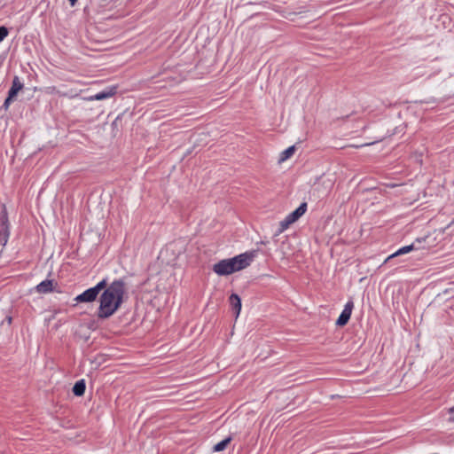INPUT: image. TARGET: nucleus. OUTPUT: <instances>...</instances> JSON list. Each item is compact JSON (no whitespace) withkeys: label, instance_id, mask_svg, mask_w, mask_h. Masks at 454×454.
<instances>
[{"label":"nucleus","instance_id":"18","mask_svg":"<svg viewBox=\"0 0 454 454\" xmlns=\"http://www.w3.org/2000/svg\"><path fill=\"white\" fill-rule=\"evenodd\" d=\"M9 31L5 27H0V43L4 41L5 37H7Z\"/></svg>","mask_w":454,"mask_h":454},{"label":"nucleus","instance_id":"14","mask_svg":"<svg viewBox=\"0 0 454 454\" xmlns=\"http://www.w3.org/2000/svg\"><path fill=\"white\" fill-rule=\"evenodd\" d=\"M294 223V221H293V219L287 215L286 217L280 222L278 233L286 231Z\"/></svg>","mask_w":454,"mask_h":454},{"label":"nucleus","instance_id":"13","mask_svg":"<svg viewBox=\"0 0 454 454\" xmlns=\"http://www.w3.org/2000/svg\"><path fill=\"white\" fill-rule=\"evenodd\" d=\"M294 152H295V146L294 145L289 146L288 148L284 150L280 153L279 162H283V161L288 160L289 158H291L294 155Z\"/></svg>","mask_w":454,"mask_h":454},{"label":"nucleus","instance_id":"2","mask_svg":"<svg viewBox=\"0 0 454 454\" xmlns=\"http://www.w3.org/2000/svg\"><path fill=\"white\" fill-rule=\"evenodd\" d=\"M254 258V252H246L214 264L213 270L219 276L231 275L248 267Z\"/></svg>","mask_w":454,"mask_h":454},{"label":"nucleus","instance_id":"7","mask_svg":"<svg viewBox=\"0 0 454 454\" xmlns=\"http://www.w3.org/2000/svg\"><path fill=\"white\" fill-rule=\"evenodd\" d=\"M23 89V83L20 81L18 76H14L12 83V87L8 91L10 98H15L20 90Z\"/></svg>","mask_w":454,"mask_h":454},{"label":"nucleus","instance_id":"1","mask_svg":"<svg viewBox=\"0 0 454 454\" xmlns=\"http://www.w3.org/2000/svg\"><path fill=\"white\" fill-rule=\"evenodd\" d=\"M126 294V283L123 279H115L103 291L99 297L98 317L108 318L121 306Z\"/></svg>","mask_w":454,"mask_h":454},{"label":"nucleus","instance_id":"16","mask_svg":"<svg viewBox=\"0 0 454 454\" xmlns=\"http://www.w3.org/2000/svg\"><path fill=\"white\" fill-rule=\"evenodd\" d=\"M107 281L106 278L102 279L98 282L93 288L96 289L97 293L99 294L102 290H105L107 287Z\"/></svg>","mask_w":454,"mask_h":454},{"label":"nucleus","instance_id":"10","mask_svg":"<svg viewBox=\"0 0 454 454\" xmlns=\"http://www.w3.org/2000/svg\"><path fill=\"white\" fill-rule=\"evenodd\" d=\"M230 303L233 309L236 311V316L238 317L241 310V300L238 294H232L230 296Z\"/></svg>","mask_w":454,"mask_h":454},{"label":"nucleus","instance_id":"11","mask_svg":"<svg viewBox=\"0 0 454 454\" xmlns=\"http://www.w3.org/2000/svg\"><path fill=\"white\" fill-rule=\"evenodd\" d=\"M85 382L83 380H78L75 382L74 386L73 387V393L76 396H82L85 392Z\"/></svg>","mask_w":454,"mask_h":454},{"label":"nucleus","instance_id":"20","mask_svg":"<svg viewBox=\"0 0 454 454\" xmlns=\"http://www.w3.org/2000/svg\"><path fill=\"white\" fill-rule=\"evenodd\" d=\"M14 98H10V95H8L7 98L4 100V107L5 109H7L11 104V102L12 101Z\"/></svg>","mask_w":454,"mask_h":454},{"label":"nucleus","instance_id":"8","mask_svg":"<svg viewBox=\"0 0 454 454\" xmlns=\"http://www.w3.org/2000/svg\"><path fill=\"white\" fill-rule=\"evenodd\" d=\"M307 210V203H301L294 211L290 213L288 215L293 221L296 222L301 216H302Z\"/></svg>","mask_w":454,"mask_h":454},{"label":"nucleus","instance_id":"23","mask_svg":"<svg viewBox=\"0 0 454 454\" xmlns=\"http://www.w3.org/2000/svg\"><path fill=\"white\" fill-rule=\"evenodd\" d=\"M7 321H9V323H11L12 322V317L7 318Z\"/></svg>","mask_w":454,"mask_h":454},{"label":"nucleus","instance_id":"15","mask_svg":"<svg viewBox=\"0 0 454 454\" xmlns=\"http://www.w3.org/2000/svg\"><path fill=\"white\" fill-rule=\"evenodd\" d=\"M231 437H227V438L222 440L221 442H219L218 443H216L214 446V450L215 451L223 450L227 447V445L231 442Z\"/></svg>","mask_w":454,"mask_h":454},{"label":"nucleus","instance_id":"3","mask_svg":"<svg viewBox=\"0 0 454 454\" xmlns=\"http://www.w3.org/2000/svg\"><path fill=\"white\" fill-rule=\"evenodd\" d=\"M427 238V237L418 238L411 245L404 246V247L399 248L394 254H392L389 256H387V259L385 260V262L390 261L391 259H393V258H395L396 256L408 254V253H410V252H411L413 250L423 248L422 247H420V244L422 242L426 241Z\"/></svg>","mask_w":454,"mask_h":454},{"label":"nucleus","instance_id":"9","mask_svg":"<svg viewBox=\"0 0 454 454\" xmlns=\"http://www.w3.org/2000/svg\"><path fill=\"white\" fill-rule=\"evenodd\" d=\"M53 284L51 280H43L36 286V291L40 294H46L52 290Z\"/></svg>","mask_w":454,"mask_h":454},{"label":"nucleus","instance_id":"5","mask_svg":"<svg viewBox=\"0 0 454 454\" xmlns=\"http://www.w3.org/2000/svg\"><path fill=\"white\" fill-rule=\"evenodd\" d=\"M115 93H116V88L111 87V88L102 90L95 95L83 98V100H85V101L104 100V99L113 97L114 95H115Z\"/></svg>","mask_w":454,"mask_h":454},{"label":"nucleus","instance_id":"6","mask_svg":"<svg viewBox=\"0 0 454 454\" xmlns=\"http://www.w3.org/2000/svg\"><path fill=\"white\" fill-rule=\"evenodd\" d=\"M98 295L96 289L90 287L76 296L75 301L77 302H91L97 299Z\"/></svg>","mask_w":454,"mask_h":454},{"label":"nucleus","instance_id":"17","mask_svg":"<svg viewBox=\"0 0 454 454\" xmlns=\"http://www.w3.org/2000/svg\"><path fill=\"white\" fill-rule=\"evenodd\" d=\"M0 222H1L0 226L9 225L7 212H6L5 208H4V210L1 213Z\"/></svg>","mask_w":454,"mask_h":454},{"label":"nucleus","instance_id":"4","mask_svg":"<svg viewBox=\"0 0 454 454\" xmlns=\"http://www.w3.org/2000/svg\"><path fill=\"white\" fill-rule=\"evenodd\" d=\"M353 309H354V302L351 300H349L345 304L343 310L341 311L340 315L339 316L338 319L336 320V325L344 326L345 325H347V323L350 319Z\"/></svg>","mask_w":454,"mask_h":454},{"label":"nucleus","instance_id":"22","mask_svg":"<svg viewBox=\"0 0 454 454\" xmlns=\"http://www.w3.org/2000/svg\"><path fill=\"white\" fill-rule=\"evenodd\" d=\"M71 6H74L78 0H68Z\"/></svg>","mask_w":454,"mask_h":454},{"label":"nucleus","instance_id":"21","mask_svg":"<svg viewBox=\"0 0 454 454\" xmlns=\"http://www.w3.org/2000/svg\"><path fill=\"white\" fill-rule=\"evenodd\" d=\"M441 19L442 20V22H443V23H445V21H446L447 20H450V18H449L447 15H442V16L441 17Z\"/></svg>","mask_w":454,"mask_h":454},{"label":"nucleus","instance_id":"19","mask_svg":"<svg viewBox=\"0 0 454 454\" xmlns=\"http://www.w3.org/2000/svg\"><path fill=\"white\" fill-rule=\"evenodd\" d=\"M448 413L450 415L449 417V421L450 422H454V406L453 407H450L449 410H448Z\"/></svg>","mask_w":454,"mask_h":454},{"label":"nucleus","instance_id":"12","mask_svg":"<svg viewBox=\"0 0 454 454\" xmlns=\"http://www.w3.org/2000/svg\"><path fill=\"white\" fill-rule=\"evenodd\" d=\"M10 236L9 225L0 226V244L5 246Z\"/></svg>","mask_w":454,"mask_h":454}]
</instances>
